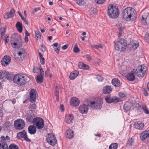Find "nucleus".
<instances>
[{
  "label": "nucleus",
  "mask_w": 149,
  "mask_h": 149,
  "mask_svg": "<svg viewBox=\"0 0 149 149\" xmlns=\"http://www.w3.org/2000/svg\"><path fill=\"white\" fill-rule=\"evenodd\" d=\"M108 14L109 16L112 18H117L119 14V11L116 6L110 4L108 8Z\"/></svg>",
  "instance_id": "4"
},
{
  "label": "nucleus",
  "mask_w": 149,
  "mask_h": 149,
  "mask_svg": "<svg viewBox=\"0 0 149 149\" xmlns=\"http://www.w3.org/2000/svg\"><path fill=\"white\" fill-rule=\"evenodd\" d=\"M105 100L107 103H109L113 102L117 103L120 101V99L116 97H113L112 98H111L110 97H106L105 98Z\"/></svg>",
  "instance_id": "13"
},
{
  "label": "nucleus",
  "mask_w": 149,
  "mask_h": 149,
  "mask_svg": "<svg viewBox=\"0 0 149 149\" xmlns=\"http://www.w3.org/2000/svg\"><path fill=\"white\" fill-rule=\"evenodd\" d=\"M36 90L33 89L30 92V99L29 100L31 102H35L36 100Z\"/></svg>",
  "instance_id": "15"
},
{
  "label": "nucleus",
  "mask_w": 149,
  "mask_h": 149,
  "mask_svg": "<svg viewBox=\"0 0 149 149\" xmlns=\"http://www.w3.org/2000/svg\"><path fill=\"white\" fill-rule=\"evenodd\" d=\"M64 107L63 105L62 104L61 105L60 108L62 111H63L64 110Z\"/></svg>",
  "instance_id": "63"
},
{
  "label": "nucleus",
  "mask_w": 149,
  "mask_h": 149,
  "mask_svg": "<svg viewBox=\"0 0 149 149\" xmlns=\"http://www.w3.org/2000/svg\"><path fill=\"white\" fill-rule=\"evenodd\" d=\"M47 142L50 145L54 146L56 143L57 140L54 135L49 134L46 139Z\"/></svg>",
  "instance_id": "10"
},
{
  "label": "nucleus",
  "mask_w": 149,
  "mask_h": 149,
  "mask_svg": "<svg viewBox=\"0 0 149 149\" xmlns=\"http://www.w3.org/2000/svg\"><path fill=\"white\" fill-rule=\"evenodd\" d=\"M144 126V124L140 121H138L135 122L134 125V127L136 129L139 130H141Z\"/></svg>",
  "instance_id": "18"
},
{
  "label": "nucleus",
  "mask_w": 149,
  "mask_h": 149,
  "mask_svg": "<svg viewBox=\"0 0 149 149\" xmlns=\"http://www.w3.org/2000/svg\"><path fill=\"white\" fill-rule=\"evenodd\" d=\"M147 16H148V15H143V16H142V19H147Z\"/></svg>",
  "instance_id": "62"
},
{
  "label": "nucleus",
  "mask_w": 149,
  "mask_h": 149,
  "mask_svg": "<svg viewBox=\"0 0 149 149\" xmlns=\"http://www.w3.org/2000/svg\"><path fill=\"white\" fill-rule=\"evenodd\" d=\"M40 75L37 76L36 80L38 83H42L43 80V76L44 74V71L42 68H40Z\"/></svg>",
  "instance_id": "16"
},
{
  "label": "nucleus",
  "mask_w": 149,
  "mask_h": 149,
  "mask_svg": "<svg viewBox=\"0 0 149 149\" xmlns=\"http://www.w3.org/2000/svg\"><path fill=\"white\" fill-rule=\"evenodd\" d=\"M86 58L88 61H90L91 60V58L90 55H87Z\"/></svg>",
  "instance_id": "54"
},
{
  "label": "nucleus",
  "mask_w": 149,
  "mask_h": 149,
  "mask_svg": "<svg viewBox=\"0 0 149 149\" xmlns=\"http://www.w3.org/2000/svg\"><path fill=\"white\" fill-rule=\"evenodd\" d=\"M36 37V39L38 40L41 39V35L40 33L38 31L35 32Z\"/></svg>",
  "instance_id": "42"
},
{
  "label": "nucleus",
  "mask_w": 149,
  "mask_h": 149,
  "mask_svg": "<svg viewBox=\"0 0 149 149\" xmlns=\"http://www.w3.org/2000/svg\"><path fill=\"white\" fill-rule=\"evenodd\" d=\"M73 119V116L71 114L67 115L65 116L66 122L70 124L72 123Z\"/></svg>",
  "instance_id": "24"
},
{
  "label": "nucleus",
  "mask_w": 149,
  "mask_h": 149,
  "mask_svg": "<svg viewBox=\"0 0 149 149\" xmlns=\"http://www.w3.org/2000/svg\"><path fill=\"white\" fill-rule=\"evenodd\" d=\"M0 149H8V146L5 141H0Z\"/></svg>",
  "instance_id": "29"
},
{
  "label": "nucleus",
  "mask_w": 149,
  "mask_h": 149,
  "mask_svg": "<svg viewBox=\"0 0 149 149\" xmlns=\"http://www.w3.org/2000/svg\"><path fill=\"white\" fill-rule=\"evenodd\" d=\"M30 35V33H29L27 30L25 31V36L28 37Z\"/></svg>",
  "instance_id": "64"
},
{
  "label": "nucleus",
  "mask_w": 149,
  "mask_h": 149,
  "mask_svg": "<svg viewBox=\"0 0 149 149\" xmlns=\"http://www.w3.org/2000/svg\"><path fill=\"white\" fill-rule=\"evenodd\" d=\"M79 73V72L77 70L73 71L70 74V78L71 80L74 79L78 76Z\"/></svg>",
  "instance_id": "27"
},
{
  "label": "nucleus",
  "mask_w": 149,
  "mask_h": 149,
  "mask_svg": "<svg viewBox=\"0 0 149 149\" xmlns=\"http://www.w3.org/2000/svg\"><path fill=\"white\" fill-rule=\"evenodd\" d=\"M111 83L112 85L116 87H119L121 84L120 81L118 78H115L112 79Z\"/></svg>",
  "instance_id": "26"
},
{
  "label": "nucleus",
  "mask_w": 149,
  "mask_h": 149,
  "mask_svg": "<svg viewBox=\"0 0 149 149\" xmlns=\"http://www.w3.org/2000/svg\"><path fill=\"white\" fill-rule=\"evenodd\" d=\"M68 44H67L63 45L62 47V48L63 49L65 50L68 47Z\"/></svg>",
  "instance_id": "59"
},
{
  "label": "nucleus",
  "mask_w": 149,
  "mask_h": 149,
  "mask_svg": "<svg viewBox=\"0 0 149 149\" xmlns=\"http://www.w3.org/2000/svg\"><path fill=\"white\" fill-rule=\"evenodd\" d=\"M95 2L98 4H103L104 3L106 0H95Z\"/></svg>",
  "instance_id": "47"
},
{
  "label": "nucleus",
  "mask_w": 149,
  "mask_h": 149,
  "mask_svg": "<svg viewBox=\"0 0 149 149\" xmlns=\"http://www.w3.org/2000/svg\"><path fill=\"white\" fill-rule=\"evenodd\" d=\"M79 49L77 47V43H76L74 45V47L73 49V51L74 53H77L79 52Z\"/></svg>",
  "instance_id": "40"
},
{
  "label": "nucleus",
  "mask_w": 149,
  "mask_h": 149,
  "mask_svg": "<svg viewBox=\"0 0 149 149\" xmlns=\"http://www.w3.org/2000/svg\"><path fill=\"white\" fill-rule=\"evenodd\" d=\"M118 146L117 143H111L109 147V149H117Z\"/></svg>",
  "instance_id": "36"
},
{
  "label": "nucleus",
  "mask_w": 149,
  "mask_h": 149,
  "mask_svg": "<svg viewBox=\"0 0 149 149\" xmlns=\"http://www.w3.org/2000/svg\"><path fill=\"white\" fill-rule=\"evenodd\" d=\"M37 107L35 104H31L29 109L31 111H34L36 109Z\"/></svg>",
  "instance_id": "35"
},
{
  "label": "nucleus",
  "mask_w": 149,
  "mask_h": 149,
  "mask_svg": "<svg viewBox=\"0 0 149 149\" xmlns=\"http://www.w3.org/2000/svg\"><path fill=\"white\" fill-rule=\"evenodd\" d=\"M25 125L24 121L22 119H18L15 120L14 123L15 128L17 130H21L24 128Z\"/></svg>",
  "instance_id": "8"
},
{
  "label": "nucleus",
  "mask_w": 149,
  "mask_h": 149,
  "mask_svg": "<svg viewBox=\"0 0 149 149\" xmlns=\"http://www.w3.org/2000/svg\"><path fill=\"white\" fill-rule=\"evenodd\" d=\"M75 1L80 6L84 5L86 3L85 0H75Z\"/></svg>",
  "instance_id": "34"
},
{
  "label": "nucleus",
  "mask_w": 149,
  "mask_h": 149,
  "mask_svg": "<svg viewBox=\"0 0 149 149\" xmlns=\"http://www.w3.org/2000/svg\"><path fill=\"white\" fill-rule=\"evenodd\" d=\"M136 12L134 10L130 7L124 9L123 12V18L127 21H132L136 18Z\"/></svg>",
  "instance_id": "2"
},
{
  "label": "nucleus",
  "mask_w": 149,
  "mask_h": 149,
  "mask_svg": "<svg viewBox=\"0 0 149 149\" xmlns=\"http://www.w3.org/2000/svg\"><path fill=\"white\" fill-rule=\"evenodd\" d=\"M11 58L10 56L6 55L4 56L1 61V64L3 66H6L10 63Z\"/></svg>",
  "instance_id": "11"
},
{
  "label": "nucleus",
  "mask_w": 149,
  "mask_h": 149,
  "mask_svg": "<svg viewBox=\"0 0 149 149\" xmlns=\"http://www.w3.org/2000/svg\"><path fill=\"white\" fill-rule=\"evenodd\" d=\"M70 103L71 106L76 107L79 105V101L77 98L74 97L71 99Z\"/></svg>",
  "instance_id": "17"
},
{
  "label": "nucleus",
  "mask_w": 149,
  "mask_h": 149,
  "mask_svg": "<svg viewBox=\"0 0 149 149\" xmlns=\"http://www.w3.org/2000/svg\"><path fill=\"white\" fill-rule=\"evenodd\" d=\"M119 95L120 97L121 98H123L125 97L127 95L124 93L122 92H120L119 93Z\"/></svg>",
  "instance_id": "45"
},
{
  "label": "nucleus",
  "mask_w": 149,
  "mask_h": 149,
  "mask_svg": "<svg viewBox=\"0 0 149 149\" xmlns=\"http://www.w3.org/2000/svg\"><path fill=\"white\" fill-rule=\"evenodd\" d=\"M132 105V104L129 102H126L124 106V108L125 111H128L131 108Z\"/></svg>",
  "instance_id": "30"
},
{
  "label": "nucleus",
  "mask_w": 149,
  "mask_h": 149,
  "mask_svg": "<svg viewBox=\"0 0 149 149\" xmlns=\"http://www.w3.org/2000/svg\"><path fill=\"white\" fill-rule=\"evenodd\" d=\"M11 45H12V47L14 48H18L19 47H20V45L17 44V43H11Z\"/></svg>",
  "instance_id": "43"
},
{
  "label": "nucleus",
  "mask_w": 149,
  "mask_h": 149,
  "mask_svg": "<svg viewBox=\"0 0 149 149\" xmlns=\"http://www.w3.org/2000/svg\"><path fill=\"white\" fill-rule=\"evenodd\" d=\"M112 91V88L110 86H106L103 87V92L104 93L109 94Z\"/></svg>",
  "instance_id": "23"
},
{
  "label": "nucleus",
  "mask_w": 149,
  "mask_h": 149,
  "mask_svg": "<svg viewBox=\"0 0 149 149\" xmlns=\"http://www.w3.org/2000/svg\"><path fill=\"white\" fill-rule=\"evenodd\" d=\"M11 125L10 123L9 122L7 121L6 122L4 126L6 127L7 128L10 126Z\"/></svg>",
  "instance_id": "50"
},
{
  "label": "nucleus",
  "mask_w": 149,
  "mask_h": 149,
  "mask_svg": "<svg viewBox=\"0 0 149 149\" xmlns=\"http://www.w3.org/2000/svg\"><path fill=\"white\" fill-rule=\"evenodd\" d=\"M15 13V10L13 8H12L10 12L6 13L4 15V17L6 19L12 17L14 16Z\"/></svg>",
  "instance_id": "21"
},
{
  "label": "nucleus",
  "mask_w": 149,
  "mask_h": 149,
  "mask_svg": "<svg viewBox=\"0 0 149 149\" xmlns=\"http://www.w3.org/2000/svg\"><path fill=\"white\" fill-rule=\"evenodd\" d=\"M149 137V131L145 130L140 135V139L142 141H143Z\"/></svg>",
  "instance_id": "19"
},
{
  "label": "nucleus",
  "mask_w": 149,
  "mask_h": 149,
  "mask_svg": "<svg viewBox=\"0 0 149 149\" xmlns=\"http://www.w3.org/2000/svg\"><path fill=\"white\" fill-rule=\"evenodd\" d=\"M96 78L99 81H102L103 79V78L101 75H99L97 76Z\"/></svg>",
  "instance_id": "46"
},
{
  "label": "nucleus",
  "mask_w": 149,
  "mask_h": 149,
  "mask_svg": "<svg viewBox=\"0 0 149 149\" xmlns=\"http://www.w3.org/2000/svg\"><path fill=\"white\" fill-rule=\"evenodd\" d=\"M52 45L56 53L57 54L59 53L60 47L58 46V43H55Z\"/></svg>",
  "instance_id": "33"
},
{
  "label": "nucleus",
  "mask_w": 149,
  "mask_h": 149,
  "mask_svg": "<svg viewBox=\"0 0 149 149\" xmlns=\"http://www.w3.org/2000/svg\"><path fill=\"white\" fill-rule=\"evenodd\" d=\"M143 92L144 95L146 96H148V93L146 89H144Z\"/></svg>",
  "instance_id": "49"
},
{
  "label": "nucleus",
  "mask_w": 149,
  "mask_h": 149,
  "mask_svg": "<svg viewBox=\"0 0 149 149\" xmlns=\"http://www.w3.org/2000/svg\"><path fill=\"white\" fill-rule=\"evenodd\" d=\"M134 140L133 138H131L129 141V143L130 144V145H131L133 143Z\"/></svg>",
  "instance_id": "56"
},
{
  "label": "nucleus",
  "mask_w": 149,
  "mask_h": 149,
  "mask_svg": "<svg viewBox=\"0 0 149 149\" xmlns=\"http://www.w3.org/2000/svg\"><path fill=\"white\" fill-rule=\"evenodd\" d=\"M139 46L138 42L136 40H132L128 45V47L130 50H135Z\"/></svg>",
  "instance_id": "12"
},
{
  "label": "nucleus",
  "mask_w": 149,
  "mask_h": 149,
  "mask_svg": "<svg viewBox=\"0 0 149 149\" xmlns=\"http://www.w3.org/2000/svg\"><path fill=\"white\" fill-rule=\"evenodd\" d=\"M35 116L33 113H28L27 114L26 119L28 122H32L33 119L35 118Z\"/></svg>",
  "instance_id": "22"
},
{
  "label": "nucleus",
  "mask_w": 149,
  "mask_h": 149,
  "mask_svg": "<svg viewBox=\"0 0 149 149\" xmlns=\"http://www.w3.org/2000/svg\"><path fill=\"white\" fill-rule=\"evenodd\" d=\"M4 37H5L3 38V40L5 42V44H6L9 40L8 39V38L9 37L8 36L6 37V36H4Z\"/></svg>",
  "instance_id": "52"
},
{
  "label": "nucleus",
  "mask_w": 149,
  "mask_h": 149,
  "mask_svg": "<svg viewBox=\"0 0 149 149\" xmlns=\"http://www.w3.org/2000/svg\"><path fill=\"white\" fill-rule=\"evenodd\" d=\"M28 131L31 134H34L36 133V127L33 125H30L28 128Z\"/></svg>",
  "instance_id": "20"
},
{
  "label": "nucleus",
  "mask_w": 149,
  "mask_h": 149,
  "mask_svg": "<svg viewBox=\"0 0 149 149\" xmlns=\"http://www.w3.org/2000/svg\"><path fill=\"white\" fill-rule=\"evenodd\" d=\"M23 138L24 140L27 142H30L31 141L29 139L28 137L26 134Z\"/></svg>",
  "instance_id": "48"
},
{
  "label": "nucleus",
  "mask_w": 149,
  "mask_h": 149,
  "mask_svg": "<svg viewBox=\"0 0 149 149\" xmlns=\"http://www.w3.org/2000/svg\"><path fill=\"white\" fill-rule=\"evenodd\" d=\"M32 123L38 129H41L44 127V121L42 119L39 117L34 118L32 121Z\"/></svg>",
  "instance_id": "7"
},
{
  "label": "nucleus",
  "mask_w": 149,
  "mask_h": 149,
  "mask_svg": "<svg viewBox=\"0 0 149 149\" xmlns=\"http://www.w3.org/2000/svg\"><path fill=\"white\" fill-rule=\"evenodd\" d=\"M39 69L36 67H35L33 69V72L34 73H37L39 71Z\"/></svg>",
  "instance_id": "51"
},
{
  "label": "nucleus",
  "mask_w": 149,
  "mask_h": 149,
  "mask_svg": "<svg viewBox=\"0 0 149 149\" xmlns=\"http://www.w3.org/2000/svg\"><path fill=\"white\" fill-rule=\"evenodd\" d=\"M73 131L71 130L68 129L66 132V136L69 139H72L73 137Z\"/></svg>",
  "instance_id": "25"
},
{
  "label": "nucleus",
  "mask_w": 149,
  "mask_h": 149,
  "mask_svg": "<svg viewBox=\"0 0 149 149\" xmlns=\"http://www.w3.org/2000/svg\"><path fill=\"white\" fill-rule=\"evenodd\" d=\"M147 70L146 67L144 65H139L136 70L134 69L130 73L128 74L126 76L127 80L132 81L135 79V74H136L139 77H143Z\"/></svg>",
  "instance_id": "1"
},
{
  "label": "nucleus",
  "mask_w": 149,
  "mask_h": 149,
  "mask_svg": "<svg viewBox=\"0 0 149 149\" xmlns=\"http://www.w3.org/2000/svg\"><path fill=\"white\" fill-rule=\"evenodd\" d=\"M114 43L116 49L120 52L124 51L127 46L126 41L124 39H121L116 43L114 42Z\"/></svg>",
  "instance_id": "5"
},
{
  "label": "nucleus",
  "mask_w": 149,
  "mask_h": 149,
  "mask_svg": "<svg viewBox=\"0 0 149 149\" xmlns=\"http://www.w3.org/2000/svg\"><path fill=\"white\" fill-rule=\"evenodd\" d=\"M40 58L41 63L42 65H44L45 64V58L43 57Z\"/></svg>",
  "instance_id": "53"
},
{
  "label": "nucleus",
  "mask_w": 149,
  "mask_h": 149,
  "mask_svg": "<svg viewBox=\"0 0 149 149\" xmlns=\"http://www.w3.org/2000/svg\"><path fill=\"white\" fill-rule=\"evenodd\" d=\"M26 133L24 130H23L22 132H19L17 134V138L18 139H20L23 138Z\"/></svg>",
  "instance_id": "32"
},
{
  "label": "nucleus",
  "mask_w": 149,
  "mask_h": 149,
  "mask_svg": "<svg viewBox=\"0 0 149 149\" xmlns=\"http://www.w3.org/2000/svg\"><path fill=\"white\" fill-rule=\"evenodd\" d=\"M78 67L80 69L87 70L88 69V66L82 62H79L78 65Z\"/></svg>",
  "instance_id": "31"
},
{
  "label": "nucleus",
  "mask_w": 149,
  "mask_h": 149,
  "mask_svg": "<svg viewBox=\"0 0 149 149\" xmlns=\"http://www.w3.org/2000/svg\"><path fill=\"white\" fill-rule=\"evenodd\" d=\"M10 74L8 72L4 70L0 71V79L2 81H6L10 78Z\"/></svg>",
  "instance_id": "9"
},
{
  "label": "nucleus",
  "mask_w": 149,
  "mask_h": 149,
  "mask_svg": "<svg viewBox=\"0 0 149 149\" xmlns=\"http://www.w3.org/2000/svg\"><path fill=\"white\" fill-rule=\"evenodd\" d=\"M25 53V51L23 49H20V51L18 53V54L19 56H20L23 57L24 56V54Z\"/></svg>",
  "instance_id": "37"
},
{
  "label": "nucleus",
  "mask_w": 149,
  "mask_h": 149,
  "mask_svg": "<svg viewBox=\"0 0 149 149\" xmlns=\"http://www.w3.org/2000/svg\"><path fill=\"white\" fill-rule=\"evenodd\" d=\"M146 39V40L149 43V35H147L145 37Z\"/></svg>",
  "instance_id": "61"
},
{
  "label": "nucleus",
  "mask_w": 149,
  "mask_h": 149,
  "mask_svg": "<svg viewBox=\"0 0 149 149\" xmlns=\"http://www.w3.org/2000/svg\"><path fill=\"white\" fill-rule=\"evenodd\" d=\"M147 21V19H142L141 21L142 24L144 25H147L148 24V23Z\"/></svg>",
  "instance_id": "44"
},
{
  "label": "nucleus",
  "mask_w": 149,
  "mask_h": 149,
  "mask_svg": "<svg viewBox=\"0 0 149 149\" xmlns=\"http://www.w3.org/2000/svg\"><path fill=\"white\" fill-rule=\"evenodd\" d=\"M91 47L93 48L98 49L100 48H102V45L100 44L98 45H92Z\"/></svg>",
  "instance_id": "41"
},
{
  "label": "nucleus",
  "mask_w": 149,
  "mask_h": 149,
  "mask_svg": "<svg viewBox=\"0 0 149 149\" xmlns=\"http://www.w3.org/2000/svg\"><path fill=\"white\" fill-rule=\"evenodd\" d=\"M15 26L18 31L21 33L22 31V23L18 22L15 25Z\"/></svg>",
  "instance_id": "28"
},
{
  "label": "nucleus",
  "mask_w": 149,
  "mask_h": 149,
  "mask_svg": "<svg viewBox=\"0 0 149 149\" xmlns=\"http://www.w3.org/2000/svg\"><path fill=\"white\" fill-rule=\"evenodd\" d=\"M103 104L102 99H99L95 101L91 102L90 107L93 109H101Z\"/></svg>",
  "instance_id": "6"
},
{
  "label": "nucleus",
  "mask_w": 149,
  "mask_h": 149,
  "mask_svg": "<svg viewBox=\"0 0 149 149\" xmlns=\"http://www.w3.org/2000/svg\"><path fill=\"white\" fill-rule=\"evenodd\" d=\"M142 107L145 113L146 114H149V110H148L147 108L145 105H143L142 106Z\"/></svg>",
  "instance_id": "39"
},
{
  "label": "nucleus",
  "mask_w": 149,
  "mask_h": 149,
  "mask_svg": "<svg viewBox=\"0 0 149 149\" xmlns=\"http://www.w3.org/2000/svg\"><path fill=\"white\" fill-rule=\"evenodd\" d=\"M42 50V52H45L46 50V48L43 44L41 45Z\"/></svg>",
  "instance_id": "55"
},
{
  "label": "nucleus",
  "mask_w": 149,
  "mask_h": 149,
  "mask_svg": "<svg viewBox=\"0 0 149 149\" xmlns=\"http://www.w3.org/2000/svg\"><path fill=\"white\" fill-rule=\"evenodd\" d=\"M88 109V106L85 104L80 105L79 109V112L82 114L87 113Z\"/></svg>",
  "instance_id": "14"
},
{
  "label": "nucleus",
  "mask_w": 149,
  "mask_h": 149,
  "mask_svg": "<svg viewBox=\"0 0 149 149\" xmlns=\"http://www.w3.org/2000/svg\"><path fill=\"white\" fill-rule=\"evenodd\" d=\"M55 95H59L58 93V88L57 86H56L55 88Z\"/></svg>",
  "instance_id": "57"
},
{
  "label": "nucleus",
  "mask_w": 149,
  "mask_h": 149,
  "mask_svg": "<svg viewBox=\"0 0 149 149\" xmlns=\"http://www.w3.org/2000/svg\"><path fill=\"white\" fill-rule=\"evenodd\" d=\"M19 147L17 145L14 144H11L9 147L8 149H18Z\"/></svg>",
  "instance_id": "38"
},
{
  "label": "nucleus",
  "mask_w": 149,
  "mask_h": 149,
  "mask_svg": "<svg viewBox=\"0 0 149 149\" xmlns=\"http://www.w3.org/2000/svg\"><path fill=\"white\" fill-rule=\"evenodd\" d=\"M27 77L24 74H18L14 77L13 82L19 86H24L27 82Z\"/></svg>",
  "instance_id": "3"
},
{
  "label": "nucleus",
  "mask_w": 149,
  "mask_h": 149,
  "mask_svg": "<svg viewBox=\"0 0 149 149\" xmlns=\"http://www.w3.org/2000/svg\"><path fill=\"white\" fill-rule=\"evenodd\" d=\"M100 60H98L97 61H95L94 63L96 65L98 66L100 64Z\"/></svg>",
  "instance_id": "60"
},
{
  "label": "nucleus",
  "mask_w": 149,
  "mask_h": 149,
  "mask_svg": "<svg viewBox=\"0 0 149 149\" xmlns=\"http://www.w3.org/2000/svg\"><path fill=\"white\" fill-rule=\"evenodd\" d=\"M49 72L50 70L49 69H47V70L45 72V77L48 76V74L49 73Z\"/></svg>",
  "instance_id": "58"
}]
</instances>
